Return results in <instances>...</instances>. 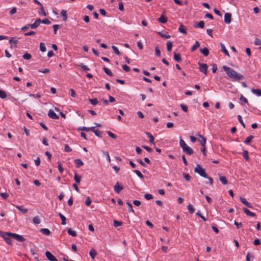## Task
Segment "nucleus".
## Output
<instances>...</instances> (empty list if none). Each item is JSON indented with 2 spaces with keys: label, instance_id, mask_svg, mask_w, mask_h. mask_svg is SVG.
Segmentation results:
<instances>
[{
  "label": "nucleus",
  "instance_id": "obj_1",
  "mask_svg": "<svg viewBox=\"0 0 261 261\" xmlns=\"http://www.w3.org/2000/svg\"><path fill=\"white\" fill-rule=\"evenodd\" d=\"M223 69L227 75L231 79L235 81H240L244 79L243 75L237 72L234 69L224 65L223 66Z\"/></svg>",
  "mask_w": 261,
  "mask_h": 261
},
{
  "label": "nucleus",
  "instance_id": "obj_2",
  "mask_svg": "<svg viewBox=\"0 0 261 261\" xmlns=\"http://www.w3.org/2000/svg\"><path fill=\"white\" fill-rule=\"evenodd\" d=\"M180 146L182 148V150L184 152L188 155H191L194 153L193 149L188 146L186 142L182 139H180L179 141Z\"/></svg>",
  "mask_w": 261,
  "mask_h": 261
},
{
  "label": "nucleus",
  "instance_id": "obj_3",
  "mask_svg": "<svg viewBox=\"0 0 261 261\" xmlns=\"http://www.w3.org/2000/svg\"><path fill=\"white\" fill-rule=\"evenodd\" d=\"M194 172L199 174V175L203 177L207 178V175L205 172V170L202 168L199 164H197L194 169Z\"/></svg>",
  "mask_w": 261,
  "mask_h": 261
},
{
  "label": "nucleus",
  "instance_id": "obj_4",
  "mask_svg": "<svg viewBox=\"0 0 261 261\" xmlns=\"http://www.w3.org/2000/svg\"><path fill=\"white\" fill-rule=\"evenodd\" d=\"M7 234L10 236L11 238L14 239L19 242H23L25 240V239L22 236L16 233L7 232Z\"/></svg>",
  "mask_w": 261,
  "mask_h": 261
},
{
  "label": "nucleus",
  "instance_id": "obj_5",
  "mask_svg": "<svg viewBox=\"0 0 261 261\" xmlns=\"http://www.w3.org/2000/svg\"><path fill=\"white\" fill-rule=\"evenodd\" d=\"M0 236L3 238V239L5 240V241L8 244H12V240L10 238V236H9L7 234V232H4L2 231H0Z\"/></svg>",
  "mask_w": 261,
  "mask_h": 261
},
{
  "label": "nucleus",
  "instance_id": "obj_6",
  "mask_svg": "<svg viewBox=\"0 0 261 261\" xmlns=\"http://www.w3.org/2000/svg\"><path fill=\"white\" fill-rule=\"evenodd\" d=\"M198 65L199 66V70L201 72H203L205 75H206L207 74V69L208 68V66L207 65V64H205V63H198Z\"/></svg>",
  "mask_w": 261,
  "mask_h": 261
},
{
  "label": "nucleus",
  "instance_id": "obj_7",
  "mask_svg": "<svg viewBox=\"0 0 261 261\" xmlns=\"http://www.w3.org/2000/svg\"><path fill=\"white\" fill-rule=\"evenodd\" d=\"M45 255L48 260L49 261H58L56 257L48 251H46Z\"/></svg>",
  "mask_w": 261,
  "mask_h": 261
},
{
  "label": "nucleus",
  "instance_id": "obj_8",
  "mask_svg": "<svg viewBox=\"0 0 261 261\" xmlns=\"http://www.w3.org/2000/svg\"><path fill=\"white\" fill-rule=\"evenodd\" d=\"M114 189L115 191L117 193H119L120 192V191L122 190H123V187L120 183H119V182H117L114 187Z\"/></svg>",
  "mask_w": 261,
  "mask_h": 261
},
{
  "label": "nucleus",
  "instance_id": "obj_9",
  "mask_svg": "<svg viewBox=\"0 0 261 261\" xmlns=\"http://www.w3.org/2000/svg\"><path fill=\"white\" fill-rule=\"evenodd\" d=\"M48 116L49 118L54 119H58L59 116L57 115L52 110H49L48 113Z\"/></svg>",
  "mask_w": 261,
  "mask_h": 261
},
{
  "label": "nucleus",
  "instance_id": "obj_10",
  "mask_svg": "<svg viewBox=\"0 0 261 261\" xmlns=\"http://www.w3.org/2000/svg\"><path fill=\"white\" fill-rule=\"evenodd\" d=\"M231 21V14L229 13H226L224 15V21L227 24H229Z\"/></svg>",
  "mask_w": 261,
  "mask_h": 261
},
{
  "label": "nucleus",
  "instance_id": "obj_11",
  "mask_svg": "<svg viewBox=\"0 0 261 261\" xmlns=\"http://www.w3.org/2000/svg\"><path fill=\"white\" fill-rule=\"evenodd\" d=\"M41 23V19L40 18L37 19L34 23L32 24H30V28L32 29H36L37 28Z\"/></svg>",
  "mask_w": 261,
  "mask_h": 261
},
{
  "label": "nucleus",
  "instance_id": "obj_12",
  "mask_svg": "<svg viewBox=\"0 0 261 261\" xmlns=\"http://www.w3.org/2000/svg\"><path fill=\"white\" fill-rule=\"evenodd\" d=\"M17 40L15 38H12L10 39L9 42L11 44L10 46L11 48H15L17 47Z\"/></svg>",
  "mask_w": 261,
  "mask_h": 261
},
{
  "label": "nucleus",
  "instance_id": "obj_13",
  "mask_svg": "<svg viewBox=\"0 0 261 261\" xmlns=\"http://www.w3.org/2000/svg\"><path fill=\"white\" fill-rule=\"evenodd\" d=\"M199 141L200 142L202 146H205L206 139L202 135H199Z\"/></svg>",
  "mask_w": 261,
  "mask_h": 261
},
{
  "label": "nucleus",
  "instance_id": "obj_14",
  "mask_svg": "<svg viewBox=\"0 0 261 261\" xmlns=\"http://www.w3.org/2000/svg\"><path fill=\"white\" fill-rule=\"evenodd\" d=\"M240 200L244 205L247 207L250 208L252 207V205L249 202H248L245 198L240 197Z\"/></svg>",
  "mask_w": 261,
  "mask_h": 261
},
{
  "label": "nucleus",
  "instance_id": "obj_15",
  "mask_svg": "<svg viewBox=\"0 0 261 261\" xmlns=\"http://www.w3.org/2000/svg\"><path fill=\"white\" fill-rule=\"evenodd\" d=\"M243 210L244 212L248 216H251V217H255L256 216V214L253 212H250L249 210H248L247 208L243 207Z\"/></svg>",
  "mask_w": 261,
  "mask_h": 261
},
{
  "label": "nucleus",
  "instance_id": "obj_16",
  "mask_svg": "<svg viewBox=\"0 0 261 261\" xmlns=\"http://www.w3.org/2000/svg\"><path fill=\"white\" fill-rule=\"evenodd\" d=\"M92 129H93V127H87L85 126H81V127H79L77 129V130L85 131L86 132H88L89 131H92Z\"/></svg>",
  "mask_w": 261,
  "mask_h": 261
},
{
  "label": "nucleus",
  "instance_id": "obj_17",
  "mask_svg": "<svg viewBox=\"0 0 261 261\" xmlns=\"http://www.w3.org/2000/svg\"><path fill=\"white\" fill-rule=\"evenodd\" d=\"M158 34L160 35L162 38H165V39H168L171 37L170 35H169L167 32H158Z\"/></svg>",
  "mask_w": 261,
  "mask_h": 261
},
{
  "label": "nucleus",
  "instance_id": "obj_18",
  "mask_svg": "<svg viewBox=\"0 0 261 261\" xmlns=\"http://www.w3.org/2000/svg\"><path fill=\"white\" fill-rule=\"evenodd\" d=\"M167 18L165 17L163 14L161 15L160 17L158 18V21L162 23H165L167 21Z\"/></svg>",
  "mask_w": 261,
  "mask_h": 261
},
{
  "label": "nucleus",
  "instance_id": "obj_19",
  "mask_svg": "<svg viewBox=\"0 0 261 261\" xmlns=\"http://www.w3.org/2000/svg\"><path fill=\"white\" fill-rule=\"evenodd\" d=\"M95 127L93 126V129H92V132H93L95 135L98 137H102V132L99 130L98 129H95Z\"/></svg>",
  "mask_w": 261,
  "mask_h": 261
},
{
  "label": "nucleus",
  "instance_id": "obj_20",
  "mask_svg": "<svg viewBox=\"0 0 261 261\" xmlns=\"http://www.w3.org/2000/svg\"><path fill=\"white\" fill-rule=\"evenodd\" d=\"M178 30L180 33H183L185 35L187 34V29L182 24H181L180 25Z\"/></svg>",
  "mask_w": 261,
  "mask_h": 261
},
{
  "label": "nucleus",
  "instance_id": "obj_21",
  "mask_svg": "<svg viewBox=\"0 0 261 261\" xmlns=\"http://www.w3.org/2000/svg\"><path fill=\"white\" fill-rule=\"evenodd\" d=\"M205 23L203 21H200L198 23H195L194 27L195 28H203L204 27Z\"/></svg>",
  "mask_w": 261,
  "mask_h": 261
},
{
  "label": "nucleus",
  "instance_id": "obj_22",
  "mask_svg": "<svg viewBox=\"0 0 261 261\" xmlns=\"http://www.w3.org/2000/svg\"><path fill=\"white\" fill-rule=\"evenodd\" d=\"M76 168H80L84 164V163L80 159H75L74 161Z\"/></svg>",
  "mask_w": 261,
  "mask_h": 261
},
{
  "label": "nucleus",
  "instance_id": "obj_23",
  "mask_svg": "<svg viewBox=\"0 0 261 261\" xmlns=\"http://www.w3.org/2000/svg\"><path fill=\"white\" fill-rule=\"evenodd\" d=\"M145 134L147 136V137L149 138V142L151 144H154V137L152 135V134L148 132H146Z\"/></svg>",
  "mask_w": 261,
  "mask_h": 261
},
{
  "label": "nucleus",
  "instance_id": "obj_24",
  "mask_svg": "<svg viewBox=\"0 0 261 261\" xmlns=\"http://www.w3.org/2000/svg\"><path fill=\"white\" fill-rule=\"evenodd\" d=\"M16 207L19 211H20L21 213L23 214L27 213L28 212V210L27 208L23 207L22 206L17 205Z\"/></svg>",
  "mask_w": 261,
  "mask_h": 261
},
{
  "label": "nucleus",
  "instance_id": "obj_25",
  "mask_svg": "<svg viewBox=\"0 0 261 261\" xmlns=\"http://www.w3.org/2000/svg\"><path fill=\"white\" fill-rule=\"evenodd\" d=\"M251 92L258 96H261V89H252Z\"/></svg>",
  "mask_w": 261,
  "mask_h": 261
},
{
  "label": "nucleus",
  "instance_id": "obj_26",
  "mask_svg": "<svg viewBox=\"0 0 261 261\" xmlns=\"http://www.w3.org/2000/svg\"><path fill=\"white\" fill-rule=\"evenodd\" d=\"M200 53L204 56H207L209 54V50L207 47H204L203 49H200Z\"/></svg>",
  "mask_w": 261,
  "mask_h": 261
},
{
  "label": "nucleus",
  "instance_id": "obj_27",
  "mask_svg": "<svg viewBox=\"0 0 261 261\" xmlns=\"http://www.w3.org/2000/svg\"><path fill=\"white\" fill-rule=\"evenodd\" d=\"M174 59L177 62L181 61V58L179 53H174Z\"/></svg>",
  "mask_w": 261,
  "mask_h": 261
},
{
  "label": "nucleus",
  "instance_id": "obj_28",
  "mask_svg": "<svg viewBox=\"0 0 261 261\" xmlns=\"http://www.w3.org/2000/svg\"><path fill=\"white\" fill-rule=\"evenodd\" d=\"M89 254L92 259H94L95 256L97 255V252L94 249H92L90 251Z\"/></svg>",
  "mask_w": 261,
  "mask_h": 261
},
{
  "label": "nucleus",
  "instance_id": "obj_29",
  "mask_svg": "<svg viewBox=\"0 0 261 261\" xmlns=\"http://www.w3.org/2000/svg\"><path fill=\"white\" fill-rule=\"evenodd\" d=\"M221 47L222 51L228 57H229V54L228 50L226 49L225 45L223 43H221Z\"/></svg>",
  "mask_w": 261,
  "mask_h": 261
},
{
  "label": "nucleus",
  "instance_id": "obj_30",
  "mask_svg": "<svg viewBox=\"0 0 261 261\" xmlns=\"http://www.w3.org/2000/svg\"><path fill=\"white\" fill-rule=\"evenodd\" d=\"M61 14L63 17V20L66 21L67 19V11L64 10H62L61 12Z\"/></svg>",
  "mask_w": 261,
  "mask_h": 261
},
{
  "label": "nucleus",
  "instance_id": "obj_31",
  "mask_svg": "<svg viewBox=\"0 0 261 261\" xmlns=\"http://www.w3.org/2000/svg\"><path fill=\"white\" fill-rule=\"evenodd\" d=\"M40 231L44 235L48 236L50 233V230L47 228H41Z\"/></svg>",
  "mask_w": 261,
  "mask_h": 261
},
{
  "label": "nucleus",
  "instance_id": "obj_32",
  "mask_svg": "<svg viewBox=\"0 0 261 261\" xmlns=\"http://www.w3.org/2000/svg\"><path fill=\"white\" fill-rule=\"evenodd\" d=\"M199 43L198 41H196L195 44L191 48V51H194L199 47Z\"/></svg>",
  "mask_w": 261,
  "mask_h": 261
},
{
  "label": "nucleus",
  "instance_id": "obj_33",
  "mask_svg": "<svg viewBox=\"0 0 261 261\" xmlns=\"http://www.w3.org/2000/svg\"><path fill=\"white\" fill-rule=\"evenodd\" d=\"M33 222L35 224H39L40 223V219L38 216L34 217L33 219Z\"/></svg>",
  "mask_w": 261,
  "mask_h": 261
},
{
  "label": "nucleus",
  "instance_id": "obj_34",
  "mask_svg": "<svg viewBox=\"0 0 261 261\" xmlns=\"http://www.w3.org/2000/svg\"><path fill=\"white\" fill-rule=\"evenodd\" d=\"M220 180L224 185L227 184V182H228L227 180L226 177L224 176H220Z\"/></svg>",
  "mask_w": 261,
  "mask_h": 261
},
{
  "label": "nucleus",
  "instance_id": "obj_35",
  "mask_svg": "<svg viewBox=\"0 0 261 261\" xmlns=\"http://www.w3.org/2000/svg\"><path fill=\"white\" fill-rule=\"evenodd\" d=\"M67 232L69 235L72 237H76L77 235L76 232L75 231L72 230L71 228H68L67 229Z\"/></svg>",
  "mask_w": 261,
  "mask_h": 261
},
{
  "label": "nucleus",
  "instance_id": "obj_36",
  "mask_svg": "<svg viewBox=\"0 0 261 261\" xmlns=\"http://www.w3.org/2000/svg\"><path fill=\"white\" fill-rule=\"evenodd\" d=\"M40 12H39V14L40 15L45 16L46 15V13L44 10L43 5L41 4V5H40Z\"/></svg>",
  "mask_w": 261,
  "mask_h": 261
},
{
  "label": "nucleus",
  "instance_id": "obj_37",
  "mask_svg": "<svg viewBox=\"0 0 261 261\" xmlns=\"http://www.w3.org/2000/svg\"><path fill=\"white\" fill-rule=\"evenodd\" d=\"M102 69L107 74H108V75H109L110 76H113V74H112V72L108 68H107L106 67H103Z\"/></svg>",
  "mask_w": 261,
  "mask_h": 261
},
{
  "label": "nucleus",
  "instance_id": "obj_38",
  "mask_svg": "<svg viewBox=\"0 0 261 261\" xmlns=\"http://www.w3.org/2000/svg\"><path fill=\"white\" fill-rule=\"evenodd\" d=\"M59 216L60 217V218L62 220V225H65L66 224V218L65 217L62 215L61 213H59Z\"/></svg>",
  "mask_w": 261,
  "mask_h": 261
},
{
  "label": "nucleus",
  "instance_id": "obj_39",
  "mask_svg": "<svg viewBox=\"0 0 261 261\" xmlns=\"http://www.w3.org/2000/svg\"><path fill=\"white\" fill-rule=\"evenodd\" d=\"M172 47V43L170 41L167 42V49L168 51H171Z\"/></svg>",
  "mask_w": 261,
  "mask_h": 261
},
{
  "label": "nucleus",
  "instance_id": "obj_40",
  "mask_svg": "<svg viewBox=\"0 0 261 261\" xmlns=\"http://www.w3.org/2000/svg\"><path fill=\"white\" fill-rule=\"evenodd\" d=\"M187 208L191 214H193L194 212L195 209L192 204H189L187 206Z\"/></svg>",
  "mask_w": 261,
  "mask_h": 261
},
{
  "label": "nucleus",
  "instance_id": "obj_41",
  "mask_svg": "<svg viewBox=\"0 0 261 261\" xmlns=\"http://www.w3.org/2000/svg\"><path fill=\"white\" fill-rule=\"evenodd\" d=\"M40 50L42 51V52H44L46 51V47H45V44L43 42H41L40 43Z\"/></svg>",
  "mask_w": 261,
  "mask_h": 261
},
{
  "label": "nucleus",
  "instance_id": "obj_42",
  "mask_svg": "<svg viewBox=\"0 0 261 261\" xmlns=\"http://www.w3.org/2000/svg\"><path fill=\"white\" fill-rule=\"evenodd\" d=\"M243 155L246 161H249V156L248 155V152L247 150H244L243 152Z\"/></svg>",
  "mask_w": 261,
  "mask_h": 261
},
{
  "label": "nucleus",
  "instance_id": "obj_43",
  "mask_svg": "<svg viewBox=\"0 0 261 261\" xmlns=\"http://www.w3.org/2000/svg\"><path fill=\"white\" fill-rule=\"evenodd\" d=\"M126 204L128 206V211L129 212L134 213V211L133 210L132 204L128 201L126 202Z\"/></svg>",
  "mask_w": 261,
  "mask_h": 261
},
{
  "label": "nucleus",
  "instance_id": "obj_44",
  "mask_svg": "<svg viewBox=\"0 0 261 261\" xmlns=\"http://www.w3.org/2000/svg\"><path fill=\"white\" fill-rule=\"evenodd\" d=\"M7 97V95L6 92L2 90H0V98L3 99H5Z\"/></svg>",
  "mask_w": 261,
  "mask_h": 261
},
{
  "label": "nucleus",
  "instance_id": "obj_45",
  "mask_svg": "<svg viewBox=\"0 0 261 261\" xmlns=\"http://www.w3.org/2000/svg\"><path fill=\"white\" fill-rule=\"evenodd\" d=\"M134 172L141 178H144L143 175L141 173V172L138 170H135Z\"/></svg>",
  "mask_w": 261,
  "mask_h": 261
},
{
  "label": "nucleus",
  "instance_id": "obj_46",
  "mask_svg": "<svg viewBox=\"0 0 261 261\" xmlns=\"http://www.w3.org/2000/svg\"><path fill=\"white\" fill-rule=\"evenodd\" d=\"M112 47L113 50L114 51L116 55H121L120 52L119 51V49H118V48L116 46L113 45V46H112Z\"/></svg>",
  "mask_w": 261,
  "mask_h": 261
},
{
  "label": "nucleus",
  "instance_id": "obj_47",
  "mask_svg": "<svg viewBox=\"0 0 261 261\" xmlns=\"http://www.w3.org/2000/svg\"><path fill=\"white\" fill-rule=\"evenodd\" d=\"M122 225V222L114 220V226L116 227L120 226Z\"/></svg>",
  "mask_w": 261,
  "mask_h": 261
},
{
  "label": "nucleus",
  "instance_id": "obj_48",
  "mask_svg": "<svg viewBox=\"0 0 261 261\" xmlns=\"http://www.w3.org/2000/svg\"><path fill=\"white\" fill-rule=\"evenodd\" d=\"M74 179L77 183H80L81 181V177L79 176L77 174H75L74 176Z\"/></svg>",
  "mask_w": 261,
  "mask_h": 261
},
{
  "label": "nucleus",
  "instance_id": "obj_49",
  "mask_svg": "<svg viewBox=\"0 0 261 261\" xmlns=\"http://www.w3.org/2000/svg\"><path fill=\"white\" fill-rule=\"evenodd\" d=\"M253 137H254L253 136H249V137H248L246 138V140L244 141V143L247 144H249V143L250 142L251 140L253 138Z\"/></svg>",
  "mask_w": 261,
  "mask_h": 261
},
{
  "label": "nucleus",
  "instance_id": "obj_50",
  "mask_svg": "<svg viewBox=\"0 0 261 261\" xmlns=\"http://www.w3.org/2000/svg\"><path fill=\"white\" fill-rule=\"evenodd\" d=\"M90 102L93 105H96L98 103V100L97 98H93V99H89Z\"/></svg>",
  "mask_w": 261,
  "mask_h": 261
},
{
  "label": "nucleus",
  "instance_id": "obj_51",
  "mask_svg": "<svg viewBox=\"0 0 261 261\" xmlns=\"http://www.w3.org/2000/svg\"><path fill=\"white\" fill-rule=\"evenodd\" d=\"M155 55L158 56V57H160L161 55V51L159 49V46H156L155 48Z\"/></svg>",
  "mask_w": 261,
  "mask_h": 261
},
{
  "label": "nucleus",
  "instance_id": "obj_52",
  "mask_svg": "<svg viewBox=\"0 0 261 261\" xmlns=\"http://www.w3.org/2000/svg\"><path fill=\"white\" fill-rule=\"evenodd\" d=\"M31 55L29 53H25L23 55V58L25 60H29L31 58Z\"/></svg>",
  "mask_w": 261,
  "mask_h": 261
},
{
  "label": "nucleus",
  "instance_id": "obj_53",
  "mask_svg": "<svg viewBox=\"0 0 261 261\" xmlns=\"http://www.w3.org/2000/svg\"><path fill=\"white\" fill-rule=\"evenodd\" d=\"M102 152L103 155L106 156V158H107L108 161L109 162H110L111 159H110V155H109V154L108 152L106 151H102Z\"/></svg>",
  "mask_w": 261,
  "mask_h": 261
},
{
  "label": "nucleus",
  "instance_id": "obj_54",
  "mask_svg": "<svg viewBox=\"0 0 261 261\" xmlns=\"http://www.w3.org/2000/svg\"><path fill=\"white\" fill-rule=\"evenodd\" d=\"M91 202H92V200H91V198L89 197H87L86 198V199L85 201L86 205L87 206H89L90 205V204L91 203Z\"/></svg>",
  "mask_w": 261,
  "mask_h": 261
},
{
  "label": "nucleus",
  "instance_id": "obj_55",
  "mask_svg": "<svg viewBox=\"0 0 261 261\" xmlns=\"http://www.w3.org/2000/svg\"><path fill=\"white\" fill-rule=\"evenodd\" d=\"M107 134L110 137L112 138L113 139H116L117 138V136L115 134L112 133L110 131H108Z\"/></svg>",
  "mask_w": 261,
  "mask_h": 261
},
{
  "label": "nucleus",
  "instance_id": "obj_56",
  "mask_svg": "<svg viewBox=\"0 0 261 261\" xmlns=\"http://www.w3.org/2000/svg\"><path fill=\"white\" fill-rule=\"evenodd\" d=\"M238 120H239L240 123L241 124V125L243 126V127L244 128H245V124H244V122H243V121L242 120V117L241 116V115H238Z\"/></svg>",
  "mask_w": 261,
  "mask_h": 261
},
{
  "label": "nucleus",
  "instance_id": "obj_57",
  "mask_svg": "<svg viewBox=\"0 0 261 261\" xmlns=\"http://www.w3.org/2000/svg\"><path fill=\"white\" fill-rule=\"evenodd\" d=\"M183 176L185 179L187 181H189L191 179V176L188 173H184Z\"/></svg>",
  "mask_w": 261,
  "mask_h": 261
},
{
  "label": "nucleus",
  "instance_id": "obj_58",
  "mask_svg": "<svg viewBox=\"0 0 261 261\" xmlns=\"http://www.w3.org/2000/svg\"><path fill=\"white\" fill-rule=\"evenodd\" d=\"M41 22L46 24H50L51 23L50 21L47 18H45L42 20H41Z\"/></svg>",
  "mask_w": 261,
  "mask_h": 261
},
{
  "label": "nucleus",
  "instance_id": "obj_59",
  "mask_svg": "<svg viewBox=\"0 0 261 261\" xmlns=\"http://www.w3.org/2000/svg\"><path fill=\"white\" fill-rule=\"evenodd\" d=\"M122 67L123 69L126 72H129L130 71V68L126 65H122Z\"/></svg>",
  "mask_w": 261,
  "mask_h": 261
},
{
  "label": "nucleus",
  "instance_id": "obj_60",
  "mask_svg": "<svg viewBox=\"0 0 261 261\" xmlns=\"http://www.w3.org/2000/svg\"><path fill=\"white\" fill-rule=\"evenodd\" d=\"M144 197L147 200H150L153 198V196L150 194H146Z\"/></svg>",
  "mask_w": 261,
  "mask_h": 261
},
{
  "label": "nucleus",
  "instance_id": "obj_61",
  "mask_svg": "<svg viewBox=\"0 0 261 261\" xmlns=\"http://www.w3.org/2000/svg\"><path fill=\"white\" fill-rule=\"evenodd\" d=\"M53 28H54V34H57V30L59 29L60 28V25H58V24H55L53 26Z\"/></svg>",
  "mask_w": 261,
  "mask_h": 261
},
{
  "label": "nucleus",
  "instance_id": "obj_62",
  "mask_svg": "<svg viewBox=\"0 0 261 261\" xmlns=\"http://www.w3.org/2000/svg\"><path fill=\"white\" fill-rule=\"evenodd\" d=\"M240 100L243 101L244 103H246L248 102V100L246 98L244 97L242 95L240 97Z\"/></svg>",
  "mask_w": 261,
  "mask_h": 261
},
{
  "label": "nucleus",
  "instance_id": "obj_63",
  "mask_svg": "<svg viewBox=\"0 0 261 261\" xmlns=\"http://www.w3.org/2000/svg\"><path fill=\"white\" fill-rule=\"evenodd\" d=\"M180 107L182 111H184V112H187L188 111V107L186 105L184 104H181Z\"/></svg>",
  "mask_w": 261,
  "mask_h": 261
},
{
  "label": "nucleus",
  "instance_id": "obj_64",
  "mask_svg": "<svg viewBox=\"0 0 261 261\" xmlns=\"http://www.w3.org/2000/svg\"><path fill=\"white\" fill-rule=\"evenodd\" d=\"M80 66H81V68L85 71H89L90 70V69L88 67L84 65L83 63H81L80 65Z\"/></svg>",
  "mask_w": 261,
  "mask_h": 261
}]
</instances>
